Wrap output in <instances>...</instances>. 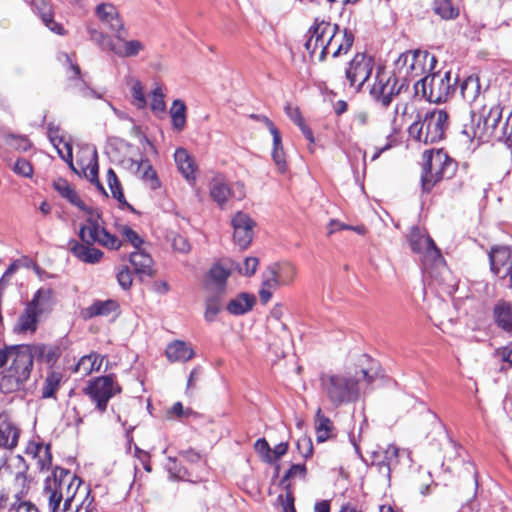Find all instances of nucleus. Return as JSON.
Listing matches in <instances>:
<instances>
[{
	"mask_svg": "<svg viewBox=\"0 0 512 512\" xmlns=\"http://www.w3.org/2000/svg\"><path fill=\"white\" fill-rule=\"evenodd\" d=\"M409 244L414 253L423 255L422 266L425 273L439 284L444 283L450 272L433 239L422 234L418 227H413L409 234Z\"/></svg>",
	"mask_w": 512,
	"mask_h": 512,
	"instance_id": "1",
	"label": "nucleus"
},
{
	"mask_svg": "<svg viewBox=\"0 0 512 512\" xmlns=\"http://www.w3.org/2000/svg\"><path fill=\"white\" fill-rule=\"evenodd\" d=\"M319 381L322 392L335 407L359 398V380L350 373H321Z\"/></svg>",
	"mask_w": 512,
	"mask_h": 512,
	"instance_id": "2",
	"label": "nucleus"
},
{
	"mask_svg": "<svg viewBox=\"0 0 512 512\" xmlns=\"http://www.w3.org/2000/svg\"><path fill=\"white\" fill-rule=\"evenodd\" d=\"M423 160L421 186L425 193H429L441 180L452 178L458 169V163L443 149L426 150Z\"/></svg>",
	"mask_w": 512,
	"mask_h": 512,
	"instance_id": "3",
	"label": "nucleus"
},
{
	"mask_svg": "<svg viewBox=\"0 0 512 512\" xmlns=\"http://www.w3.org/2000/svg\"><path fill=\"white\" fill-rule=\"evenodd\" d=\"M449 127V115L443 109H434L414 121L408 128L409 136L424 144L438 143L445 138Z\"/></svg>",
	"mask_w": 512,
	"mask_h": 512,
	"instance_id": "4",
	"label": "nucleus"
},
{
	"mask_svg": "<svg viewBox=\"0 0 512 512\" xmlns=\"http://www.w3.org/2000/svg\"><path fill=\"white\" fill-rule=\"evenodd\" d=\"M458 77H452L451 71L434 72L418 80L415 85V93L430 103H444L456 91Z\"/></svg>",
	"mask_w": 512,
	"mask_h": 512,
	"instance_id": "5",
	"label": "nucleus"
},
{
	"mask_svg": "<svg viewBox=\"0 0 512 512\" xmlns=\"http://www.w3.org/2000/svg\"><path fill=\"white\" fill-rule=\"evenodd\" d=\"M90 40L102 51L111 52L120 58H132L145 49L143 42L137 39L128 40L124 35L113 33V36L97 29L88 30Z\"/></svg>",
	"mask_w": 512,
	"mask_h": 512,
	"instance_id": "6",
	"label": "nucleus"
},
{
	"mask_svg": "<svg viewBox=\"0 0 512 512\" xmlns=\"http://www.w3.org/2000/svg\"><path fill=\"white\" fill-rule=\"evenodd\" d=\"M90 40L102 51L111 52L120 58H132L145 49L143 42L137 39L128 40L124 35L113 33V36L97 29L88 30Z\"/></svg>",
	"mask_w": 512,
	"mask_h": 512,
	"instance_id": "7",
	"label": "nucleus"
},
{
	"mask_svg": "<svg viewBox=\"0 0 512 512\" xmlns=\"http://www.w3.org/2000/svg\"><path fill=\"white\" fill-rule=\"evenodd\" d=\"M12 350L11 364L3 381L14 389H20L30 378L34 359L27 344L14 345Z\"/></svg>",
	"mask_w": 512,
	"mask_h": 512,
	"instance_id": "8",
	"label": "nucleus"
},
{
	"mask_svg": "<svg viewBox=\"0 0 512 512\" xmlns=\"http://www.w3.org/2000/svg\"><path fill=\"white\" fill-rule=\"evenodd\" d=\"M407 89L398 81L390 70L379 66L375 74V81L370 88V95L373 100L383 108H387L393 98L398 96L402 90Z\"/></svg>",
	"mask_w": 512,
	"mask_h": 512,
	"instance_id": "9",
	"label": "nucleus"
},
{
	"mask_svg": "<svg viewBox=\"0 0 512 512\" xmlns=\"http://www.w3.org/2000/svg\"><path fill=\"white\" fill-rule=\"evenodd\" d=\"M100 219L101 214H97L96 217L87 218L86 223L79 228V239L87 244H99L110 250L119 249L121 247V240L101 226Z\"/></svg>",
	"mask_w": 512,
	"mask_h": 512,
	"instance_id": "10",
	"label": "nucleus"
},
{
	"mask_svg": "<svg viewBox=\"0 0 512 512\" xmlns=\"http://www.w3.org/2000/svg\"><path fill=\"white\" fill-rule=\"evenodd\" d=\"M84 392L96 403L97 410L103 413L109 400L121 392V387L114 381L113 375H105L90 381Z\"/></svg>",
	"mask_w": 512,
	"mask_h": 512,
	"instance_id": "11",
	"label": "nucleus"
},
{
	"mask_svg": "<svg viewBox=\"0 0 512 512\" xmlns=\"http://www.w3.org/2000/svg\"><path fill=\"white\" fill-rule=\"evenodd\" d=\"M71 472L62 467H55L51 477H47L44 483L43 495L48 500L49 512H57L64 498V487Z\"/></svg>",
	"mask_w": 512,
	"mask_h": 512,
	"instance_id": "12",
	"label": "nucleus"
},
{
	"mask_svg": "<svg viewBox=\"0 0 512 512\" xmlns=\"http://www.w3.org/2000/svg\"><path fill=\"white\" fill-rule=\"evenodd\" d=\"M354 43V35L348 29L340 30L339 25L332 24V30L327 38L323 50L320 51L318 60L323 62L331 54L333 58L347 54Z\"/></svg>",
	"mask_w": 512,
	"mask_h": 512,
	"instance_id": "13",
	"label": "nucleus"
},
{
	"mask_svg": "<svg viewBox=\"0 0 512 512\" xmlns=\"http://www.w3.org/2000/svg\"><path fill=\"white\" fill-rule=\"evenodd\" d=\"M29 350L37 362L46 364L48 367L53 368L64 351L70 345L67 337H62L52 343H34L27 344Z\"/></svg>",
	"mask_w": 512,
	"mask_h": 512,
	"instance_id": "14",
	"label": "nucleus"
},
{
	"mask_svg": "<svg viewBox=\"0 0 512 512\" xmlns=\"http://www.w3.org/2000/svg\"><path fill=\"white\" fill-rule=\"evenodd\" d=\"M374 62L371 57L358 53L349 62L345 75L350 87L360 91L372 74Z\"/></svg>",
	"mask_w": 512,
	"mask_h": 512,
	"instance_id": "15",
	"label": "nucleus"
},
{
	"mask_svg": "<svg viewBox=\"0 0 512 512\" xmlns=\"http://www.w3.org/2000/svg\"><path fill=\"white\" fill-rule=\"evenodd\" d=\"M231 224L233 227L234 242L240 249H246L250 246L253 235L255 221L246 213L238 211L232 218Z\"/></svg>",
	"mask_w": 512,
	"mask_h": 512,
	"instance_id": "16",
	"label": "nucleus"
},
{
	"mask_svg": "<svg viewBox=\"0 0 512 512\" xmlns=\"http://www.w3.org/2000/svg\"><path fill=\"white\" fill-rule=\"evenodd\" d=\"M332 30V24L324 19L315 18L312 26L308 30L309 38L304 46L310 57H313L318 48L323 50V46Z\"/></svg>",
	"mask_w": 512,
	"mask_h": 512,
	"instance_id": "17",
	"label": "nucleus"
},
{
	"mask_svg": "<svg viewBox=\"0 0 512 512\" xmlns=\"http://www.w3.org/2000/svg\"><path fill=\"white\" fill-rule=\"evenodd\" d=\"M95 13L110 31L127 36L128 30L116 6L111 3H101L96 6Z\"/></svg>",
	"mask_w": 512,
	"mask_h": 512,
	"instance_id": "18",
	"label": "nucleus"
},
{
	"mask_svg": "<svg viewBox=\"0 0 512 512\" xmlns=\"http://www.w3.org/2000/svg\"><path fill=\"white\" fill-rule=\"evenodd\" d=\"M231 271L220 264H214L208 271L204 288L207 293L225 295L227 292V280Z\"/></svg>",
	"mask_w": 512,
	"mask_h": 512,
	"instance_id": "19",
	"label": "nucleus"
},
{
	"mask_svg": "<svg viewBox=\"0 0 512 512\" xmlns=\"http://www.w3.org/2000/svg\"><path fill=\"white\" fill-rule=\"evenodd\" d=\"M68 250L79 261L87 264L99 263L104 255V253L100 249L96 248L94 244H87L76 239L69 240Z\"/></svg>",
	"mask_w": 512,
	"mask_h": 512,
	"instance_id": "20",
	"label": "nucleus"
},
{
	"mask_svg": "<svg viewBox=\"0 0 512 512\" xmlns=\"http://www.w3.org/2000/svg\"><path fill=\"white\" fill-rule=\"evenodd\" d=\"M33 10L39 15L43 24L57 35H65L66 31L62 24L54 20L53 7L50 0H32Z\"/></svg>",
	"mask_w": 512,
	"mask_h": 512,
	"instance_id": "21",
	"label": "nucleus"
},
{
	"mask_svg": "<svg viewBox=\"0 0 512 512\" xmlns=\"http://www.w3.org/2000/svg\"><path fill=\"white\" fill-rule=\"evenodd\" d=\"M489 262L491 272L500 276L503 269H507L512 264V252L508 246H493L489 252Z\"/></svg>",
	"mask_w": 512,
	"mask_h": 512,
	"instance_id": "22",
	"label": "nucleus"
},
{
	"mask_svg": "<svg viewBox=\"0 0 512 512\" xmlns=\"http://www.w3.org/2000/svg\"><path fill=\"white\" fill-rule=\"evenodd\" d=\"M409 53V62H410V74L411 78H415L421 76L426 72V65L429 61V69L434 67L436 63V59L433 55L429 54L427 51L422 50H408Z\"/></svg>",
	"mask_w": 512,
	"mask_h": 512,
	"instance_id": "23",
	"label": "nucleus"
},
{
	"mask_svg": "<svg viewBox=\"0 0 512 512\" xmlns=\"http://www.w3.org/2000/svg\"><path fill=\"white\" fill-rule=\"evenodd\" d=\"M493 320L498 328L512 335V303L498 300L493 307Z\"/></svg>",
	"mask_w": 512,
	"mask_h": 512,
	"instance_id": "24",
	"label": "nucleus"
},
{
	"mask_svg": "<svg viewBox=\"0 0 512 512\" xmlns=\"http://www.w3.org/2000/svg\"><path fill=\"white\" fill-rule=\"evenodd\" d=\"M254 294L241 292L230 299L225 306L226 311L233 316H241L250 312L256 304Z\"/></svg>",
	"mask_w": 512,
	"mask_h": 512,
	"instance_id": "25",
	"label": "nucleus"
},
{
	"mask_svg": "<svg viewBox=\"0 0 512 512\" xmlns=\"http://www.w3.org/2000/svg\"><path fill=\"white\" fill-rule=\"evenodd\" d=\"M54 292L50 288L38 289L32 299L26 304L39 316L52 311L54 306Z\"/></svg>",
	"mask_w": 512,
	"mask_h": 512,
	"instance_id": "26",
	"label": "nucleus"
},
{
	"mask_svg": "<svg viewBox=\"0 0 512 512\" xmlns=\"http://www.w3.org/2000/svg\"><path fill=\"white\" fill-rule=\"evenodd\" d=\"M399 449L395 445H389L385 450L372 453L373 464L379 467V471L390 475L391 467L398 464Z\"/></svg>",
	"mask_w": 512,
	"mask_h": 512,
	"instance_id": "27",
	"label": "nucleus"
},
{
	"mask_svg": "<svg viewBox=\"0 0 512 512\" xmlns=\"http://www.w3.org/2000/svg\"><path fill=\"white\" fill-rule=\"evenodd\" d=\"M39 315L34 312L28 305L25 306L22 313L19 315L17 323L14 326V332L17 334H33L38 329Z\"/></svg>",
	"mask_w": 512,
	"mask_h": 512,
	"instance_id": "28",
	"label": "nucleus"
},
{
	"mask_svg": "<svg viewBox=\"0 0 512 512\" xmlns=\"http://www.w3.org/2000/svg\"><path fill=\"white\" fill-rule=\"evenodd\" d=\"M20 431L7 417H0V447L13 449L17 446Z\"/></svg>",
	"mask_w": 512,
	"mask_h": 512,
	"instance_id": "29",
	"label": "nucleus"
},
{
	"mask_svg": "<svg viewBox=\"0 0 512 512\" xmlns=\"http://www.w3.org/2000/svg\"><path fill=\"white\" fill-rule=\"evenodd\" d=\"M175 162L178 170L183 175V177L189 182H195V171L196 164L194 159L188 154L187 150L184 148H178L174 154Z\"/></svg>",
	"mask_w": 512,
	"mask_h": 512,
	"instance_id": "30",
	"label": "nucleus"
},
{
	"mask_svg": "<svg viewBox=\"0 0 512 512\" xmlns=\"http://www.w3.org/2000/svg\"><path fill=\"white\" fill-rule=\"evenodd\" d=\"M165 354L171 362H187L195 355L194 350L184 341L180 340L170 343L166 348Z\"/></svg>",
	"mask_w": 512,
	"mask_h": 512,
	"instance_id": "31",
	"label": "nucleus"
},
{
	"mask_svg": "<svg viewBox=\"0 0 512 512\" xmlns=\"http://www.w3.org/2000/svg\"><path fill=\"white\" fill-rule=\"evenodd\" d=\"M129 261L137 274L147 276L153 275V259L148 253L144 252L140 248L130 254Z\"/></svg>",
	"mask_w": 512,
	"mask_h": 512,
	"instance_id": "32",
	"label": "nucleus"
},
{
	"mask_svg": "<svg viewBox=\"0 0 512 512\" xmlns=\"http://www.w3.org/2000/svg\"><path fill=\"white\" fill-rule=\"evenodd\" d=\"M462 133L470 139H483L487 134V129L482 115L470 111L469 122L463 124Z\"/></svg>",
	"mask_w": 512,
	"mask_h": 512,
	"instance_id": "33",
	"label": "nucleus"
},
{
	"mask_svg": "<svg viewBox=\"0 0 512 512\" xmlns=\"http://www.w3.org/2000/svg\"><path fill=\"white\" fill-rule=\"evenodd\" d=\"M119 304L112 299L96 300L90 306L84 309L85 318H94L97 316H108L118 310Z\"/></svg>",
	"mask_w": 512,
	"mask_h": 512,
	"instance_id": "34",
	"label": "nucleus"
},
{
	"mask_svg": "<svg viewBox=\"0 0 512 512\" xmlns=\"http://www.w3.org/2000/svg\"><path fill=\"white\" fill-rule=\"evenodd\" d=\"M409 66V53L408 51H405L401 53L394 61L393 70H390V72L395 75L401 85H404L406 88H408L409 82L412 80Z\"/></svg>",
	"mask_w": 512,
	"mask_h": 512,
	"instance_id": "35",
	"label": "nucleus"
},
{
	"mask_svg": "<svg viewBox=\"0 0 512 512\" xmlns=\"http://www.w3.org/2000/svg\"><path fill=\"white\" fill-rule=\"evenodd\" d=\"M107 181L113 198H115L119 203V208L128 209L131 212L136 213L135 208L126 201L122 185L116 173L111 168L107 171Z\"/></svg>",
	"mask_w": 512,
	"mask_h": 512,
	"instance_id": "36",
	"label": "nucleus"
},
{
	"mask_svg": "<svg viewBox=\"0 0 512 512\" xmlns=\"http://www.w3.org/2000/svg\"><path fill=\"white\" fill-rule=\"evenodd\" d=\"M481 92V84L479 77L470 75L460 84V93L462 98L468 102L473 103L477 100Z\"/></svg>",
	"mask_w": 512,
	"mask_h": 512,
	"instance_id": "37",
	"label": "nucleus"
},
{
	"mask_svg": "<svg viewBox=\"0 0 512 512\" xmlns=\"http://www.w3.org/2000/svg\"><path fill=\"white\" fill-rule=\"evenodd\" d=\"M225 295L207 293L205 299L204 319L208 323L216 321L218 314L223 309V300Z\"/></svg>",
	"mask_w": 512,
	"mask_h": 512,
	"instance_id": "38",
	"label": "nucleus"
},
{
	"mask_svg": "<svg viewBox=\"0 0 512 512\" xmlns=\"http://www.w3.org/2000/svg\"><path fill=\"white\" fill-rule=\"evenodd\" d=\"M54 189L72 205L79 209H84V202L80 199L77 192L71 187L69 182L63 178H59L53 183Z\"/></svg>",
	"mask_w": 512,
	"mask_h": 512,
	"instance_id": "39",
	"label": "nucleus"
},
{
	"mask_svg": "<svg viewBox=\"0 0 512 512\" xmlns=\"http://www.w3.org/2000/svg\"><path fill=\"white\" fill-rule=\"evenodd\" d=\"M334 426L332 421L318 408L315 419L316 440L319 443L325 442L332 436Z\"/></svg>",
	"mask_w": 512,
	"mask_h": 512,
	"instance_id": "40",
	"label": "nucleus"
},
{
	"mask_svg": "<svg viewBox=\"0 0 512 512\" xmlns=\"http://www.w3.org/2000/svg\"><path fill=\"white\" fill-rule=\"evenodd\" d=\"M170 117L173 129L178 132L182 131L186 125V105L182 100L173 101Z\"/></svg>",
	"mask_w": 512,
	"mask_h": 512,
	"instance_id": "41",
	"label": "nucleus"
},
{
	"mask_svg": "<svg viewBox=\"0 0 512 512\" xmlns=\"http://www.w3.org/2000/svg\"><path fill=\"white\" fill-rule=\"evenodd\" d=\"M433 10L444 20H452L459 15V8L453 0H435Z\"/></svg>",
	"mask_w": 512,
	"mask_h": 512,
	"instance_id": "42",
	"label": "nucleus"
},
{
	"mask_svg": "<svg viewBox=\"0 0 512 512\" xmlns=\"http://www.w3.org/2000/svg\"><path fill=\"white\" fill-rule=\"evenodd\" d=\"M80 484L81 479L76 475L71 474V478H68L67 484L64 487V490H66V499L64 500L62 512H79L81 505L73 510L71 508V504Z\"/></svg>",
	"mask_w": 512,
	"mask_h": 512,
	"instance_id": "43",
	"label": "nucleus"
},
{
	"mask_svg": "<svg viewBox=\"0 0 512 512\" xmlns=\"http://www.w3.org/2000/svg\"><path fill=\"white\" fill-rule=\"evenodd\" d=\"M503 108L500 104H493L487 114H482L487 132L493 134L496 132L498 125L502 119Z\"/></svg>",
	"mask_w": 512,
	"mask_h": 512,
	"instance_id": "44",
	"label": "nucleus"
},
{
	"mask_svg": "<svg viewBox=\"0 0 512 512\" xmlns=\"http://www.w3.org/2000/svg\"><path fill=\"white\" fill-rule=\"evenodd\" d=\"M210 196L220 208H223L230 198L228 184L214 180L210 188Z\"/></svg>",
	"mask_w": 512,
	"mask_h": 512,
	"instance_id": "45",
	"label": "nucleus"
},
{
	"mask_svg": "<svg viewBox=\"0 0 512 512\" xmlns=\"http://www.w3.org/2000/svg\"><path fill=\"white\" fill-rule=\"evenodd\" d=\"M62 380V374L57 371H51L48 373L43 387H42V397L43 398H51L55 395L56 391L59 388L60 382Z\"/></svg>",
	"mask_w": 512,
	"mask_h": 512,
	"instance_id": "46",
	"label": "nucleus"
},
{
	"mask_svg": "<svg viewBox=\"0 0 512 512\" xmlns=\"http://www.w3.org/2000/svg\"><path fill=\"white\" fill-rule=\"evenodd\" d=\"M271 269L274 271L282 285L290 284L296 274L295 267L290 263L275 264L271 266Z\"/></svg>",
	"mask_w": 512,
	"mask_h": 512,
	"instance_id": "47",
	"label": "nucleus"
},
{
	"mask_svg": "<svg viewBox=\"0 0 512 512\" xmlns=\"http://www.w3.org/2000/svg\"><path fill=\"white\" fill-rule=\"evenodd\" d=\"M143 170L142 179L149 183L151 189L156 190L160 187V181L157 177L156 171L149 164L148 160L142 161L138 164V171Z\"/></svg>",
	"mask_w": 512,
	"mask_h": 512,
	"instance_id": "48",
	"label": "nucleus"
},
{
	"mask_svg": "<svg viewBox=\"0 0 512 512\" xmlns=\"http://www.w3.org/2000/svg\"><path fill=\"white\" fill-rule=\"evenodd\" d=\"M69 81L70 88L74 90L76 93L82 95L83 97L101 98L100 94H98L95 90L87 86L86 82L82 79V77L70 78Z\"/></svg>",
	"mask_w": 512,
	"mask_h": 512,
	"instance_id": "49",
	"label": "nucleus"
},
{
	"mask_svg": "<svg viewBox=\"0 0 512 512\" xmlns=\"http://www.w3.org/2000/svg\"><path fill=\"white\" fill-rule=\"evenodd\" d=\"M5 143L9 148L19 152H26L31 148V142L25 136L9 134L5 137Z\"/></svg>",
	"mask_w": 512,
	"mask_h": 512,
	"instance_id": "50",
	"label": "nucleus"
},
{
	"mask_svg": "<svg viewBox=\"0 0 512 512\" xmlns=\"http://www.w3.org/2000/svg\"><path fill=\"white\" fill-rule=\"evenodd\" d=\"M150 108L155 114H162L166 110V103L164 101V94L160 87H156L151 92Z\"/></svg>",
	"mask_w": 512,
	"mask_h": 512,
	"instance_id": "51",
	"label": "nucleus"
},
{
	"mask_svg": "<svg viewBox=\"0 0 512 512\" xmlns=\"http://www.w3.org/2000/svg\"><path fill=\"white\" fill-rule=\"evenodd\" d=\"M131 95L133 98L132 103L138 108L143 109L146 106V98L143 92L142 83L139 80H132Z\"/></svg>",
	"mask_w": 512,
	"mask_h": 512,
	"instance_id": "52",
	"label": "nucleus"
},
{
	"mask_svg": "<svg viewBox=\"0 0 512 512\" xmlns=\"http://www.w3.org/2000/svg\"><path fill=\"white\" fill-rule=\"evenodd\" d=\"M307 475V467L303 464H293L291 467L286 471L285 475L280 481L281 485L288 484L290 479L299 477L301 479H305Z\"/></svg>",
	"mask_w": 512,
	"mask_h": 512,
	"instance_id": "53",
	"label": "nucleus"
},
{
	"mask_svg": "<svg viewBox=\"0 0 512 512\" xmlns=\"http://www.w3.org/2000/svg\"><path fill=\"white\" fill-rule=\"evenodd\" d=\"M34 459L37 460V466L40 471L48 470L52 465L51 445L44 444L41 452Z\"/></svg>",
	"mask_w": 512,
	"mask_h": 512,
	"instance_id": "54",
	"label": "nucleus"
},
{
	"mask_svg": "<svg viewBox=\"0 0 512 512\" xmlns=\"http://www.w3.org/2000/svg\"><path fill=\"white\" fill-rule=\"evenodd\" d=\"M298 453L306 460L313 455V443L310 437L301 436L296 442Z\"/></svg>",
	"mask_w": 512,
	"mask_h": 512,
	"instance_id": "55",
	"label": "nucleus"
},
{
	"mask_svg": "<svg viewBox=\"0 0 512 512\" xmlns=\"http://www.w3.org/2000/svg\"><path fill=\"white\" fill-rule=\"evenodd\" d=\"M118 284L122 289L128 290L133 282V275L128 266H121L116 274Z\"/></svg>",
	"mask_w": 512,
	"mask_h": 512,
	"instance_id": "56",
	"label": "nucleus"
},
{
	"mask_svg": "<svg viewBox=\"0 0 512 512\" xmlns=\"http://www.w3.org/2000/svg\"><path fill=\"white\" fill-rule=\"evenodd\" d=\"M282 486L286 490V495L285 496L279 495L278 500L282 504L283 512H290L293 509H295V506H294L295 499H294L293 493L291 492V484L288 483V484L282 485Z\"/></svg>",
	"mask_w": 512,
	"mask_h": 512,
	"instance_id": "57",
	"label": "nucleus"
},
{
	"mask_svg": "<svg viewBox=\"0 0 512 512\" xmlns=\"http://www.w3.org/2000/svg\"><path fill=\"white\" fill-rule=\"evenodd\" d=\"M13 171L23 177H31L33 174V167L28 160L19 158L13 165Z\"/></svg>",
	"mask_w": 512,
	"mask_h": 512,
	"instance_id": "58",
	"label": "nucleus"
},
{
	"mask_svg": "<svg viewBox=\"0 0 512 512\" xmlns=\"http://www.w3.org/2000/svg\"><path fill=\"white\" fill-rule=\"evenodd\" d=\"M121 234L129 241L136 249H139L143 244V239L129 226L125 225L121 229Z\"/></svg>",
	"mask_w": 512,
	"mask_h": 512,
	"instance_id": "59",
	"label": "nucleus"
},
{
	"mask_svg": "<svg viewBox=\"0 0 512 512\" xmlns=\"http://www.w3.org/2000/svg\"><path fill=\"white\" fill-rule=\"evenodd\" d=\"M91 363V357L85 355L79 359L74 371L79 372L82 376H88L94 371V366Z\"/></svg>",
	"mask_w": 512,
	"mask_h": 512,
	"instance_id": "60",
	"label": "nucleus"
},
{
	"mask_svg": "<svg viewBox=\"0 0 512 512\" xmlns=\"http://www.w3.org/2000/svg\"><path fill=\"white\" fill-rule=\"evenodd\" d=\"M272 159L278 169L283 174L287 171V162L284 149H272Z\"/></svg>",
	"mask_w": 512,
	"mask_h": 512,
	"instance_id": "61",
	"label": "nucleus"
},
{
	"mask_svg": "<svg viewBox=\"0 0 512 512\" xmlns=\"http://www.w3.org/2000/svg\"><path fill=\"white\" fill-rule=\"evenodd\" d=\"M288 442H281L277 444L274 449H271L270 455L268 456V463H276L281 457H283L288 451Z\"/></svg>",
	"mask_w": 512,
	"mask_h": 512,
	"instance_id": "62",
	"label": "nucleus"
},
{
	"mask_svg": "<svg viewBox=\"0 0 512 512\" xmlns=\"http://www.w3.org/2000/svg\"><path fill=\"white\" fill-rule=\"evenodd\" d=\"M228 187H229V197L230 198L235 199L237 201H241L245 198L246 190H245V186L243 183L237 181V182H234V183L228 185Z\"/></svg>",
	"mask_w": 512,
	"mask_h": 512,
	"instance_id": "63",
	"label": "nucleus"
},
{
	"mask_svg": "<svg viewBox=\"0 0 512 512\" xmlns=\"http://www.w3.org/2000/svg\"><path fill=\"white\" fill-rule=\"evenodd\" d=\"M505 142H509L512 144V113L506 119V122L501 128V134L499 136Z\"/></svg>",
	"mask_w": 512,
	"mask_h": 512,
	"instance_id": "64",
	"label": "nucleus"
}]
</instances>
